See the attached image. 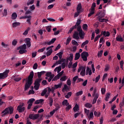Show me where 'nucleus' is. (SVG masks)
I'll use <instances>...</instances> for the list:
<instances>
[{
  "instance_id": "38",
  "label": "nucleus",
  "mask_w": 124,
  "mask_h": 124,
  "mask_svg": "<svg viewBox=\"0 0 124 124\" xmlns=\"http://www.w3.org/2000/svg\"><path fill=\"white\" fill-rule=\"evenodd\" d=\"M82 29L84 31H88V25L87 24H84L82 26Z\"/></svg>"
},
{
  "instance_id": "5",
  "label": "nucleus",
  "mask_w": 124,
  "mask_h": 124,
  "mask_svg": "<svg viewBox=\"0 0 124 124\" xmlns=\"http://www.w3.org/2000/svg\"><path fill=\"white\" fill-rule=\"evenodd\" d=\"M81 57L83 62L88 61V57H89V53L84 51L81 54Z\"/></svg>"
},
{
  "instance_id": "7",
  "label": "nucleus",
  "mask_w": 124,
  "mask_h": 124,
  "mask_svg": "<svg viewBox=\"0 0 124 124\" xmlns=\"http://www.w3.org/2000/svg\"><path fill=\"white\" fill-rule=\"evenodd\" d=\"M9 73V70H6L3 73H0V80L1 79H5V78L8 76Z\"/></svg>"
},
{
  "instance_id": "22",
  "label": "nucleus",
  "mask_w": 124,
  "mask_h": 124,
  "mask_svg": "<svg viewBox=\"0 0 124 124\" xmlns=\"http://www.w3.org/2000/svg\"><path fill=\"white\" fill-rule=\"evenodd\" d=\"M80 57H81L80 53H76L75 55V61H77L78 60H79V59H80Z\"/></svg>"
},
{
  "instance_id": "43",
  "label": "nucleus",
  "mask_w": 124,
  "mask_h": 124,
  "mask_svg": "<svg viewBox=\"0 0 124 124\" xmlns=\"http://www.w3.org/2000/svg\"><path fill=\"white\" fill-rule=\"evenodd\" d=\"M102 54H103V50H102L99 51L97 54V56L98 57V58L101 57L102 56Z\"/></svg>"
},
{
  "instance_id": "63",
  "label": "nucleus",
  "mask_w": 124,
  "mask_h": 124,
  "mask_svg": "<svg viewBox=\"0 0 124 124\" xmlns=\"http://www.w3.org/2000/svg\"><path fill=\"white\" fill-rule=\"evenodd\" d=\"M61 70H62V66H59L57 67V73H60V72H61Z\"/></svg>"
},
{
  "instance_id": "49",
  "label": "nucleus",
  "mask_w": 124,
  "mask_h": 124,
  "mask_svg": "<svg viewBox=\"0 0 124 124\" xmlns=\"http://www.w3.org/2000/svg\"><path fill=\"white\" fill-rule=\"evenodd\" d=\"M17 43V40L16 39H14L13 40L12 44L13 45V46H16Z\"/></svg>"
},
{
  "instance_id": "57",
  "label": "nucleus",
  "mask_w": 124,
  "mask_h": 124,
  "mask_svg": "<svg viewBox=\"0 0 124 124\" xmlns=\"http://www.w3.org/2000/svg\"><path fill=\"white\" fill-rule=\"evenodd\" d=\"M25 43H31V39L30 38H26L25 39Z\"/></svg>"
},
{
  "instance_id": "29",
  "label": "nucleus",
  "mask_w": 124,
  "mask_h": 124,
  "mask_svg": "<svg viewBox=\"0 0 124 124\" xmlns=\"http://www.w3.org/2000/svg\"><path fill=\"white\" fill-rule=\"evenodd\" d=\"M12 20H16L17 19V14L16 13H14L12 15Z\"/></svg>"
},
{
  "instance_id": "20",
  "label": "nucleus",
  "mask_w": 124,
  "mask_h": 124,
  "mask_svg": "<svg viewBox=\"0 0 124 124\" xmlns=\"http://www.w3.org/2000/svg\"><path fill=\"white\" fill-rule=\"evenodd\" d=\"M62 83H60L58 84L54 85V88L55 90H57V89H61V88H62Z\"/></svg>"
},
{
  "instance_id": "18",
  "label": "nucleus",
  "mask_w": 124,
  "mask_h": 124,
  "mask_svg": "<svg viewBox=\"0 0 124 124\" xmlns=\"http://www.w3.org/2000/svg\"><path fill=\"white\" fill-rule=\"evenodd\" d=\"M13 78H14L13 79L16 82H19L22 80L21 78H17L16 76H13Z\"/></svg>"
},
{
  "instance_id": "4",
  "label": "nucleus",
  "mask_w": 124,
  "mask_h": 124,
  "mask_svg": "<svg viewBox=\"0 0 124 124\" xmlns=\"http://www.w3.org/2000/svg\"><path fill=\"white\" fill-rule=\"evenodd\" d=\"M103 35L104 36L108 37L110 35V32H109V31H107V33L106 31L102 32L100 35H98L96 37H95L94 40V42H96V41L98 40V39L100 38V37L102 36Z\"/></svg>"
},
{
  "instance_id": "15",
  "label": "nucleus",
  "mask_w": 124,
  "mask_h": 124,
  "mask_svg": "<svg viewBox=\"0 0 124 124\" xmlns=\"http://www.w3.org/2000/svg\"><path fill=\"white\" fill-rule=\"evenodd\" d=\"M73 38H74V39H79V33L78 32H75L73 35Z\"/></svg>"
},
{
  "instance_id": "27",
  "label": "nucleus",
  "mask_w": 124,
  "mask_h": 124,
  "mask_svg": "<svg viewBox=\"0 0 124 124\" xmlns=\"http://www.w3.org/2000/svg\"><path fill=\"white\" fill-rule=\"evenodd\" d=\"M78 35H79L80 38H82V39H83L84 38V37L85 36V33H84V32L83 31H79Z\"/></svg>"
},
{
  "instance_id": "58",
  "label": "nucleus",
  "mask_w": 124,
  "mask_h": 124,
  "mask_svg": "<svg viewBox=\"0 0 124 124\" xmlns=\"http://www.w3.org/2000/svg\"><path fill=\"white\" fill-rule=\"evenodd\" d=\"M80 13H81L80 12H78V11H77V12L75 13V14L74 15L75 18H76V17H78V15H79V14Z\"/></svg>"
},
{
  "instance_id": "28",
  "label": "nucleus",
  "mask_w": 124,
  "mask_h": 124,
  "mask_svg": "<svg viewBox=\"0 0 124 124\" xmlns=\"http://www.w3.org/2000/svg\"><path fill=\"white\" fill-rule=\"evenodd\" d=\"M53 53V49L50 48L49 50L46 52V57H49V56H51V54Z\"/></svg>"
},
{
  "instance_id": "33",
  "label": "nucleus",
  "mask_w": 124,
  "mask_h": 124,
  "mask_svg": "<svg viewBox=\"0 0 124 124\" xmlns=\"http://www.w3.org/2000/svg\"><path fill=\"white\" fill-rule=\"evenodd\" d=\"M34 101H35V99H34V98H31L29 100L27 103L28 104H30L32 105V103H33V102Z\"/></svg>"
},
{
  "instance_id": "25",
  "label": "nucleus",
  "mask_w": 124,
  "mask_h": 124,
  "mask_svg": "<svg viewBox=\"0 0 124 124\" xmlns=\"http://www.w3.org/2000/svg\"><path fill=\"white\" fill-rule=\"evenodd\" d=\"M28 17H30L29 18H26L27 20L26 22L29 24V25H31V16H28Z\"/></svg>"
},
{
  "instance_id": "9",
  "label": "nucleus",
  "mask_w": 124,
  "mask_h": 124,
  "mask_svg": "<svg viewBox=\"0 0 124 124\" xmlns=\"http://www.w3.org/2000/svg\"><path fill=\"white\" fill-rule=\"evenodd\" d=\"M29 118L31 120H36V119H38V118H39V114H31L29 115Z\"/></svg>"
},
{
  "instance_id": "8",
  "label": "nucleus",
  "mask_w": 124,
  "mask_h": 124,
  "mask_svg": "<svg viewBox=\"0 0 124 124\" xmlns=\"http://www.w3.org/2000/svg\"><path fill=\"white\" fill-rule=\"evenodd\" d=\"M80 24H81V20L80 19H78L76 23V25L72 27H71L69 31H74V30L77 29V26H80Z\"/></svg>"
},
{
  "instance_id": "55",
  "label": "nucleus",
  "mask_w": 124,
  "mask_h": 124,
  "mask_svg": "<svg viewBox=\"0 0 124 124\" xmlns=\"http://www.w3.org/2000/svg\"><path fill=\"white\" fill-rule=\"evenodd\" d=\"M77 28V31H83V30H82V28H81L80 26H78Z\"/></svg>"
},
{
  "instance_id": "10",
  "label": "nucleus",
  "mask_w": 124,
  "mask_h": 124,
  "mask_svg": "<svg viewBox=\"0 0 124 124\" xmlns=\"http://www.w3.org/2000/svg\"><path fill=\"white\" fill-rule=\"evenodd\" d=\"M57 40V39L56 38H53L51 39V40L49 42H45L44 43V44H47L48 46L51 45V44H53V43H55V41Z\"/></svg>"
},
{
  "instance_id": "31",
  "label": "nucleus",
  "mask_w": 124,
  "mask_h": 124,
  "mask_svg": "<svg viewBox=\"0 0 124 124\" xmlns=\"http://www.w3.org/2000/svg\"><path fill=\"white\" fill-rule=\"evenodd\" d=\"M87 44H89V40H86L84 42H83L81 45V47L82 48H84V47H85V45H87Z\"/></svg>"
},
{
  "instance_id": "24",
  "label": "nucleus",
  "mask_w": 124,
  "mask_h": 124,
  "mask_svg": "<svg viewBox=\"0 0 124 124\" xmlns=\"http://www.w3.org/2000/svg\"><path fill=\"white\" fill-rule=\"evenodd\" d=\"M63 54V51H61L59 53H57L56 55H57V56H58L60 60H62V58Z\"/></svg>"
},
{
  "instance_id": "46",
  "label": "nucleus",
  "mask_w": 124,
  "mask_h": 124,
  "mask_svg": "<svg viewBox=\"0 0 124 124\" xmlns=\"http://www.w3.org/2000/svg\"><path fill=\"white\" fill-rule=\"evenodd\" d=\"M19 53L21 54H25V53H27V50L19 49Z\"/></svg>"
},
{
  "instance_id": "53",
  "label": "nucleus",
  "mask_w": 124,
  "mask_h": 124,
  "mask_svg": "<svg viewBox=\"0 0 124 124\" xmlns=\"http://www.w3.org/2000/svg\"><path fill=\"white\" fill-rule=\"evenodd\" d=\"M46 89L47 90V94L50 95L51 93V88L50 87H47Z\"/></svg>"
},
{
  "instance_id": "54",
  "label": "nucleus",
  "mask_w": 124,
  "mask_h": 124,
  "mask_svg": "<svg viewBox=\"0 0 124 124\" xmlns=\"http://www.w3.org/2000/svg\"><path fill=\"white\" fill-rule=\"evenodd\" d=\"M46 47H43V48L40 49L38 50V53H42V52H44Z\"/></svg>"
},
{
  "instance_id": "14",
  "label": "nucleus",
  "mask_w": 124,
  "mask_h": 124,
  "mask_svg": "<svg viewBox=\"0 0 124 124\" xmlns=\"http://www.w3.org/2000/svg\"><path fill=\"white\" fill-rule=\"evenodd\" d=\"M41 81H42V78H37L35 79L34 85H40V83H41Z\"/></svg>"
},
{
  "instance_id": "26",
  "label": "nucleus",
  "mask_w": 124,
  "mask_h": 124,
  "mask_svg": "<svg viewBox=\"0 0 124 124\" xmlns=\"http://www.w3.org/2000/svg\"><path fill=\"white\" fill-rule=\"evenodd\" d=\"M99 21L101 22V23H103V22H105V23H107L108 22V19H105V18H101L99 17Z\"/></svg>"
},
{
  "instance_id": "39",
  "label": "nucleus",
  "mask_w": 124,
  "mask_h": 124,
  "mask_svg": "<svg viewBox=\"0 0 124 124\" xmlns=\"http://www.w3.org/2000/svg\"><path fill=\"white\" fill-rule=\"evenodd\" d=\"M67 59L70 62H72L73 61V54H70V56Z\"/></svg>"
},
{
  "instance_id": "64",
  "label": "nucleus",
  "mask_w": 124,
  "mask_h": 124,
  "mask_svg": "<svg viewBox=\"0 0 124 124\" xmlns=\"http://www.w3.org/2000/svg\"><path fill=\"white\" fill-rule=\"evenodd\" d=\"M7 15V10L4 9L3 13V16H6Z\"/></svg>"
},
{
  "instance_id": "34",
  "label": "nucleus",
  "mask_w": 124,
  "mask_h": 124,
  "mask_svg": "<svg viewBox=\"0 0 124 124\" xmlns=\"http://www.w3.org/2000/svg\"><path fill=\"white\" fill-rule=\"evenodd\" d=\"M47 93V89L45 88L42 92L41 95V96H44Z\"/></svg>"
},
{
  "instance_id": "3",
  "label": "nucleus",
  "mask_w": 124,
  "mask_h": 124,
  "mask_svg": "<svg viewBox=\"0 0 124 124\" xmlns=\"http://www.w3.org/2000/svg\"><path fill=\"white\" fill-rule=\"evenodd\" d=\"M96 6L95 2H93L91 8L89 10L90 13L88 14V17H91L94 14V12L95 11V7Z\"/></svg>"
},
{
  "instance_id": "37",
  "label": "nucleus",
  "mask_w": 124,
  "mask_h": 124,
  "mask_svg": "<svg viewBox=\"0 0 124 124\" xmlns=\"http://www.w3.org/2000/svg\"><path fill=\"white\" fill-rule=\"evenodd\" d=\"M71 95H72V92H70L67 93V95L65 96V97L66 98H69Z\"/></svg>"
},
{
  "instance_id": "23",
  "label": "nucleus",
  "mask_w": 124,
  "mask_h": 124,
  "mask_svg": "<svg viewBox=\"0 0 124 124\" xmlns=\"http://www.w3.org/2000/svg\"><path fill=\"white\" fill-rule=\"evenodd\" d=\"M62 105H63V106H67L69 105V103H68L67 100H64L62 102Z\"/></svg>"
},
{
  "instance_id": "16",
  "label": "nucleus",
  "mask_w": 124,
  "mask_h": 124,
  "mask_svg": "<svg viewBox=\"0 0 124 124\" xmlns=\"http://www.w3.org/2000/svg\"><path fill=\"white\" fill-rule=\"evenodd\" d=\"M45 73H46V72H45V71H42L40 72H38L37 73L38 79H40V78H41V76H42V75H43L44 74H45Z\"/></svg>"
},
{
  "instance_id": "19",
  "label": "nucleus",
  "mask_w": 124,
  "mask_h": 124,
  "mask_svg": "<svg viewBox=\"0 0 124 124\" xmlns=\"http://www.w3.org/2000/svg\"><path fill=\"white\" fill-rule=\"evenodd\" d=\"M48 99H49V106L50 107H52V106H53V102H54V100L53 99V98L49 97H48Z\"/></svg>"
},
{
  "instance_id": "6",
  "label": "nucleus",
  "mask_w": 124,
  "mask_h": 124,
  "mask_svg": "<svg viewBox=\"0 0 124 124\" xmlns=\"http://www.w3.org/2000/svg\"><path fill=\"white\" fill-rule=\"evenodd\" d=\"M25 103H22L17 106V110L18 111L19 113H22L25 111Z\"/></svg>"
},
{
  "instance_id": "50",
  "label": "nucleus",
  "mask_w": 124,
  "mask_h": 124,
  "mask_svg": "<svg viewBox=\"0 0 124 124\" xmlns=\"http://www.w3.org/2000/svg\"><path fill=\"white\" fill-rule=\"evenodd\" d=\"M100 79V75H98L97 77L95 78V83H97L99 79Z\"/></svg>"
},
{
  "instance_id": "32",
  "label": "nucleus",
  "mask_w": 124,
  "mask_h": 124,
  "mask_svg": "<svg viewBox=\"0 0 124 124\" xmlns=\"http://www.w3.org/2000/svg\"><path fill=\"white\" fill-rule=\"evenodd\" d=\"M21 23L20 22H15L13 23V28H16V27H18V26H20Z\"/></svg>"
},
{
  "instance_id": "44",
  "label": "nucleus",
  "mask_w": 124,
  "mask_h": 124,
  "mask_svg": "<svg viewBox=\"0 0 124 124\" xmlns=\"http://www.w3.org/2000/svg\"><path fill=\"white\" fill-rule=\"evenodd\" d=\"M82 94H83V91L77 92L76 93V96H79V95H82Z\"/></svg>"
},
{
  "instance_id": "47",
  "label": "nucleus",
  "mask_w": 124,
  "mask_h": 124,
  "mask_svg": "<svg viewBox=\"0 0 124 124\" xmlns=\"http://www.w3.org/2000/svg\"><path fill=\"white\" fill-rule=\"evenodd\" d=\"M101 92L102 94H105V93H106V89L104 88H102L101 89Z\"/></svg>"
},
{
  "instance_id": "61",
  "label": "nucleus",
  "mask_w": 124,
  "mask_h": 124,
  "mask_svg": "<svg viewBox=\"0 0 124 124\" xmlns=\"http://www.w3.org/2000/svg\"><path fill=\"white\" fill-rule=\"evenodd\" d=\"M51 75H52V72H47V73H46V77H50Z\"/></svg>"
},
{
  "instance_id": "45",
  "label": "nucleus",
  "mask_w": 124,
  "mask_h": 124,
  "mask_svg": "<svg viewBox=\"0 0 124 124\" xmlns=\"http://www.w3.org/2000/svg\"><path fill=\"white\" fill-rule=\"evenodd\" d=\"M70 41H71V38L70 37V36H69V37L66 40V45H68Z\"/></svg>"
},
{
  "instance_id": "2",
  "label": "nucleus",
  "mask_w": 124,
  "mask_h": 124,
  "mask_svg": "<svg viewBox=\"0 0 124 124\" xmlns=\"http://www.w3.org/2000/svg\"><path fill=\"white\" fill-rule=\"evenodd\" d=\"M9 111H10V114L11 115V114H13V111H14V108H13V107H10L9 108H6L4 109L2 112V117H5L6 115H8V114H9Z\"/></svg>"
},
{
  "instance_id": "12",
  "label": "nucleus",
  "mask_w": 124,
  "mask_h": 124,
  "mask_svg": "<svg viewBox=\"0 0 124 124\" xmlns=\"http://www.w3.org/2000/svg\"><path fill=\"white\" fill-rule=\"evenodd\" d=\"M116 41H119V42H124V39L122 37V35H118L116 37Z\"/></svg>"
},
{
  "instance_id": "62",
  "label": "nucleus",
  "mask_w": 124,
  "mask_h": 124,
  "mask_svg": "<svg viewBox=\"0 0 124 124\" xmlns=\"http://www.w3.org/2000/svg\"><path fill=\"white\" fill-rule=\"evenodd\" d=\"M30 9H31V11H33L35 9V7L34 6V5H32L30 7Z\"/></svg>"
},
{
  "instance_id": "48",
  "label": "nucleus",
  "mask_w": 124,
  "mask_h": 124,
  "mask_svg": "<svg viewBox=\"0 0 124 124\" xmlns=\"http://www.w3.org/2000/svg\"><path fill=\"white\" fill-rule=\"evenodd\" d=\"M72 44L73 45H77V46H78V45H79V44H78V42H77L76 41L73 40L72 41Z\"/></svg>"
},
{
  "instance_id": "36",
  "label": "nucleus",
  "mask_w": 124,
  "mask_h": 124,
  "mask_svg": "<svg viewBox=\"0 0 124 124\" xmlns=\"http://www.w3.org/2000/svg\"><path fill=\"white\" fill-rule=\"evenodd\" d=\"M34 2V0H28L27 3V5L29 6V5H31V4H33Z\"/></svg>"
},
{
  "instance_id": "11",
  "label": "nucleus",
  "mask_w": 124,
  "mask_h": 124,
  "mask_svg": "<svg viewBox=\"0 0 124 124\" xmlns=\"http://www.w3.org/2000/svg\"><path fill=\"white\" fill-rule=\"evenodd\" d=\"M106 13V12L105 10H103L102 11H101L99 14V15H100L99 16V18H103L105 17V14Z\"/></svg>"
},
{
  "instance_id": "13",
  "label": "nucleus",
  "mask_w": 124,
  "mask_h": 124,
  "mask_svg": "<svg viewBox=\"0 0 124 124\" xmlns=\"http://www.w3.org/2000/svg\"><path fill=\"white\" fill-rule=\"evenodd\" d=\"M26 49H27V45H26V44L17 48V50H26Z\"/></svg>"
},
{
  "instance_id": "56",
  "label": "nucleus",
  "mask_w": 124,
  "mask_h": 124,
  "mask_svg": "<svg viewBox=\"0 0 124 124\" xmlns=\"http://www.w3.org/2000/svg\"><path fill=\"white\" fill-rule=\"evenodd\" d=\"M46 31H51V29H52V26H46Z\"/></svg>"
},
{
  "instance_id": "42",
  "label": "nucleus",
  "mask_w": 124,
  "mask_h": 124,
  "mask_svg": "<svg viewBox=\"0 0 124 124\" xmlns=\"http://www.w3.org/2000/svg\"><path fill=\"white\" fill-rule=\"evenodd\" d=\"M34 88L35 90H36V91H37L38 90H39V87H40V85H38V84H34Z\"/></svg>"
},
{
  "instance_id": "1",
  "label": "nucleus",
  "mask_w": 124,
  "mask_h": 124,
  "mask_svg": "<svg viewBox=\"0 0 124 124\" xmlns=\"http://www.w3.org/2000/svg\"><path fill=\"white\" fill-rule=\"evenodd\" d=\"M33 76H34V74L33 73V71H32L30 72L28 76V80H27V82L25 85L24 91H28V89H30V87L31 86L33 80Z\"/></svg>"
},
{
  "instance_id": "40",
  "label": "nucleus",
  "mask_w": 124,
  "mask_h": 124,
  "mask_svg": "<svg viewBox=\"0 0 124 124\" xmlns=\"http://www.w3.org/2000/svg\"><path fill=\"white\" fill-rule=\"evenodd\" d=\"M85 106L87 108H92V107H93V105L91 104H90L89 103H87L85 104Z\"/></svg>"
},
{
  "instance_id": "60",
  "label": "nucleus",
  "mask_w": 124,
  "mask_h": 124,
  "mask_svg": "<svg viewBox=\"0 0 124 124\" xmlns=\"http://www.w3.org/2000/svg\"><path fill=\"white\" fill-rule=\"evenodd\" d=\"M67 106V107L65 108L66 109V111H69V110H70V109H71V105H68Z\"/></svg>"
},
{
  "instance_id": "17",
  "label": "nucleus",
  "mask_w": 124,
  "mask_h": 124,
  "mask_svg": "<svg viewBox=\"0 0 124 124\" xmlns=\"http://www.w3.org/2000/svg\"><path fill=\"white\" fill-rule=\"evenodd\" d=\"M77 11L80 13L82 12V5L81 3L78 4L77 8Z\"/></svg>"
},
{
  "instance_id": "59",
  "label": "nucleus",
  "mask_w": 124,
  "mask_h": 124,
  "mask_svg": "<svg viewBox=\"0 0 124 124\" xmlns=\"http://www.w3.org/2000/svg\"><path fill=\"white\" fill-rule=\"evenodd\" d=\"M38 66V65L37 64V63H35L33 66V69H37Z\"/></svg>"
},
{
  "instance_id": "52",
  "label": "nucleus",
  "mask_w": 124,
  "mask_h": 124,
  "mask_svg": "<svg viewBox=\"0 0 124 124\" xmlns=\"http://www.w3.org/2000/svg\"><path fill=\"white\" fill-rule=\"evenodd\" d=\"M109 68H110V66L108 64V65H106L104 70H105V71H108V70H109Z\"/></svg>"
},
{
  "instance_id": "51",
  "label": "nucleus",
  "mask_w": 124,
  "mask_h": 124,
  "mask_svg": "<svg viewBox=\"0 0 124 124\" xmlns=\"http://www.w3.org/2000/svg\"><path fill=\"white\" fill-rule=\"evenodd\" d=\"M93 96H94L93 99L97 100V98L99 97V94H98V93H96Z\"/></svg>"
},
{
  "instance_id": "35",
  "label": "nucleus",
  "mask_w": 124,
  "mask_h": 124,
  "mask_svg": "<svg viewBox=\"0 0 124 124\" xmlns=\"http://www.w3.org/2000/svg\"><path fill=\"white\" fill-rule=\"evenodd\" d=\"M110 95H111V93H107L106 95V98L105 100L106 101H108V99L110 98Z\"/></svg>"
},
{
  "instance_id": "30",
  "label": "nucleus",
  "mask_w": 124,
  "mask_h": 124,
  "mask_svg": "<svg viewBox=\"0 0 124 124\" xmlns=\"http://www.w3.org/2000/svg\"><path fill=\"white\" fill-rule=\"evenodd\" d=\"M73 110L74 112H77V111L79 110V106L77 104H76L75 106L73 108Z\"/></svg>"
},
{
  "instance_id": "41",
  "label": "nucleus",
  "mask_w": 124,
  "mask_h": 124,
  "mask_svg": "<svg viewBox=\"0 0 124 124\" xmlns=\"http://www.w3.org/2000/svg\"><path fill=\"white\" fill-rule=\"evenodd\" d=\"M66 79H67V77L64 76L60 78V81L63 82L64 81H66Z\"/></svg>"
},
{
  "instance_id": "21",
  "label": "nucleus",
  "mask_w": 124,
  "mask_h": 124,
  "mask_svg": "<svg viewBox=\"0 0 124 124\" xmlns=\"http://www.w3.org/2000/svg\"><path fill=\"white\" fill-rule=\"evenodd\" d=\"M61 76L59 75V74H57V76H56L53 79L52 81H57V80H59V79H60V78H61Z\"/></svg>"
}]
</instances>
